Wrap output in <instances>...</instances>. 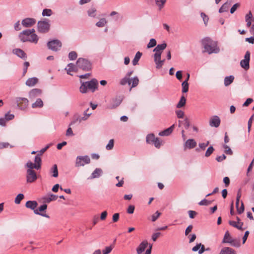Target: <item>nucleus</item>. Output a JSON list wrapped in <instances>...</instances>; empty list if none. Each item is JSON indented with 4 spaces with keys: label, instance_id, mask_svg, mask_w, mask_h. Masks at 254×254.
<instances>
[{
    "label": "nucleus",
    "instance_id": "obj_58",
    "mask_svg": "<svg viewBox=\"0 0 254 254\" xmlns=\"http://www.w3.org/2000/svg\"><path fill=\"white\" fill-rule=\"evenodd\" d=\"M24 68L23 71V76H24L27 72V68L29 66V63L28 62H25L23 64Z\"/></svg>",
    "mask_w": 254,
    "mask_h": 254
},
{
    "label": "nucleus",
    "instance_id": "obj_40",
    "mask_svg": "<svg viewBox=\"0 0 254 254\" xmlns=\"http://www.w3.org/2000/svg\"><path fill=\"white\" fill-rule=\"evenodd\" d=\"M24 196L22 193L18 194L15 198V203L18 204L20 203L21 201L24 198Z\"/></svg>",
    "mask_w": 254,
    "mask_h": 254
},
{
    "label": "nucleus",
    "instance_id": "obj_47",
    "mask_svg": "<svg viewBox=\"0 0 254 254\" xmlns=\"http://www.w3.org/2000/svg\"><path fill=\"white\" fill-rule=\"evenodd\" d=\"M114 140L113 139H110L106 146V149L108 150H112L114 147Z\"/></svg>",
    "mask_w": 254,
    "mask_h": 254
},
{
    "label": "nucleus",
    "instance_id": "obj_62",
    "mask_svg": "<svg viewBox=\"0 0 254 254\" xmlns=\"http://www.w3.org/2000/svg\"><path fill=\"white\" fill-rule=\"evenodd\" d=\"M51 146V144L47 145L45 147L41 149L39 151H38V155L41 156Z\"/></svg>",
    "mask_w": 254,
    "mask_h": 254
},
{
    "label": "nucleus",
    "instance_id": "obj_29",
    "mask_svg": "<svg viewBox=\"0 0 254 254\" xmlns=\"http://www.w3.org/2000/svg\"><path fill=\"white\" fill-rule=\"evenodd\" d=\"M234 76L233 75H230L228 76H226L224 78V85L225 86H228L230 85L234 81Z\"/></svg>",
    "mask_w": 254,
    "mask_h": 254
},
{
    "label": "nucleus",
    "instance_id": "obj_26",
    "mask_svg": "<svg viewBox=\"0 0 254 254\" xmlns=\"http://www.w3.org/2000/svg\"><path fill=\"white\" fill-rule=\"evenodd\" d=\"M89 110V109L87 108L84 112L83 116H82V117H78L77 118V121H78L79 122H81L82 121L86 120L90 117V116L92 114L91 113H88V111Z\"/></svg>",
    "mask_w": 254,
    "mask_h": 254
},
{
    "label": "nucleus",
    "instance_id": "obj_48",
    "mask_svg": "<svg viewBox=\"0 0 254 254\" xmlns=\"http://www.w3.org/2000/svg\"><path fill=\"white\" fill-rule=\"evenodd\" d=\"M156 45V41L155 39H151L149 43L147 45V48L154 47Z\"/></svg>",
    "mask_w": 254,
    "mask_h": 254
},
{
    "label": "nucleus",
    "instance_id": "obj_37",
    "mask_svg": "<svg viewBox=\"0 0 254 254\" xmlns=\"http://www.w3.org/2000/svg\"><path fill=\"white\" fill-rule=\"evenodd\" d=\"M120 83L122 85H125L126 84H128V85H130L131 80L129 78H127L126 76H125L123 78H122L120 82Z\"/></svg>",
    "mask_w": 254,
    "mask_h": 254
},
{
    "label": "nucleus",
    "instance_id": "obj_46",
    "mask_svg": "<svg viewBox=\"0 0 254 254\" xmlns=\"http://www.w3.org/2000/svg\"><path fill=\"white\" fill-rule=\"evenodd\" d=\"M34 162H35V164H36V165H39V169H40L41 167V162H42V160L40 157V156H39L38 155H36L35 157Z\"/></svg>",
    "mask_w": 254,
    "mask_h": 254
},
{
    "label": "nucleus",
    "instance_id": "obj_56",
    "mask_svg": "<svg viewBox=\"0 0 254 254\" xmlns=\"http://www.w3.org/2000/svg\"><path fill=\"white\" fill-rule=\"evenodd\" d=\"M112 249L113 247L112 246L106 247L105 250L103 251V254H109L111 252Z\"/></svg>",
    "mask_w": 254,
    "mask_h": 254
},
{
    "label": "nucleus",
    "instance_id": "obj_14",
    "mask_svg": "<svg viewBox=\"0 0 254 254\" xmlns=\"http://www.w3.org/2000/svg\"><path fill=\"white\" fill-rule=\"evenodd\" d=\"M36 22L35 19L33 18H26L22 20L21 24L23 27L28 28L34 25Z\"/></svg>",
    "mask_w": 254,
    "mask_h": 254
},
{
    "label": "nucleus",
    "instance_id": "obj_39",
    "mask_svg": "<svg viewBox=\"0 0 254 254\" xmlns=\"http://www.w3.org/2000/svg\"><path fill=\"white\" fill-rule=\"evenodd\" d=\"M189 83L187 81H184L182 83V92L186 93L189 90Z\"/></svg>",
    "mask_w": 254,
    "mask_h": 254
},
{
    "label": "nucleus",
    "instance_id": "obj_32",
    "mask_svg": "<svg viewBox=\"0 0 254 254\" xmlns=\"http://www.w3.org/2000/svg\"><path fill=\"white\" fill-rule=\"evenodd\" d=\"M142 56V53L140 52H137L133 59L132 63L133 65H136L138 64V62Z\"/></svg>",
    "mask_w": 254,
    "mask_h": 254
},
{
    "label": "nucleus",
    "instance_id": "obj_17",
    "mask_svg": "<svg viewBox=\"0 0 254 254\" xmlns=\"http://www.w3.org/2000/svg\"><path fill=\"white\" fill-rule=\"evenodd\" d=\"M148 244L147 241L144 240L142 241L136 249L137 254H142V253L144 251Z\"/></svg>",
    "mask_w": 254,
    "mask_h": 254
},
{
    "label": "nucleus",
    "instance_id": "obj_7",
    "mask_svg": "<svg viewBox=\"0 0 254 254\" xmlns=\"http://www.w3.org/2000/svg\"><path fill=\"white\" fill-rule=\"evenodd\" d=\"M48 48L53 51L57 52L62 47V43L58 39H54L49 41L47 44Z\"/></svg>",
    "mask_w": 254,
    "mask_h": 254
},
{
    "label": "nucleus",
    "instance_id": "obj_10",
    "mask_svg": "<svg viewBox=\"0 0 254 254\" xmlns=\"http://www.w3.org/2000/svg\"><path fill=\"white\" fill-rule=\"evenodd\" d=\"M250 52L247 51L245 53L244 59L241 60L240 63V66L246 70L250 68Z\"/></svg>",
    "mask_w": 254,
    "mask_h": 254
},
{
    "label": "nucleus",
    "instance_id": "obj_9",
    "mask_svg": "<svg viewBox=\"0 0 254 254\" xmlns=\"http://www.w3.org/2000/svg\"><path fill=\"white\" fill-rule=\"evenodd\" d=\"M50 27V24L48 21L46 20L39 21L37 23L38 31L42 33L47 32L49 30Z\"/></svg>",
    "mask_w": 254,
    "mask_h": 254
},
{
    "label": "nucleus",
    "instance_id": "obj_60",
    "mask_svg": "<svg viewBox=\"0 0 254 254\" xmlns=\"http://www.w3.org/2000/svg\"><path fill=\"white\" fill-rule=\"evenodd\" d=\"M8 146H10V148L13 147L7 142H0V149L7 148Z\"/></svg>",
    "mask_w": 254,
    "mask_h": 254
},
{
    "label": "nucleus",
    "instance_id": "obj_4",
    "mask_svg": "<svg viewBox=\"0 0 254 254\" xmlns=\"http://www.w3.org/2000/svg\"><path fill=\"white\" fill-rule=\"evenodd\" d=\"M76 65L78 68L84 71H89L92 68L91 62L84 58H79L76 62Z\"/></svg>",
    "mask_w": 254,
    "mask_h": 254
},
{
    "label": "nucleus",
    "instance_id": "obj_28",
    "mask_svg": "<svg viewBox=\"0 0 254 254\" xmlns=\"http://www.w3.org/2000/svg\"><path fill=\"white\" fill-rule=\"evenodd\" d=\"M44 104L42 100L40 98H38L36 101L31 105L32 108H42L43 107Z\"/></svg>",
    "mask_w": 254,
    "mask_h": 254
},
{
    "label": "nucleus",
    "instance_id": "obj_3",
    "mask_svg": "<svg viewBox=\"0 0 254 254\" xmlns=\"http://www.w3.org/2000/svg\"><path fill=\"white\" fill-rule=\"evenodd\" d=\"M202 45H203L205 51L209 54L212 53H218L220 51L219 48L217 46L216 43H213L212 40L208 37L205 38L202 40Z\"/></svg>",
    "mask_w": 254,
    "mask_h": 254
},
{
    "label": "nucleus",
    "instance_id": "obj_30",
    "mask_svg": "<svg viewBox=\"0 0 254 254\" xmlns=\"http://www.w3.org/2000/svg\"><path fill=\"white\" fill-rule=\"evenodd\" d=\"M50 173L52 174V176L54 178L58 177L59 173L58 170V166L56 164L53 165V166L50 169Z\"/></svg>",
    "mask_w": 254,
    "mask_h": 254
},
{
    "label": "nucleus",
    "instance_id": "obj_33",
    "mask_svg": "<svg viewBox=\"0 0 254 254\" xmlns=\"http://www.w3.org/2000/svg\"><path fill=\"white\" fill-rule=\"evenodd\" d=\"M26 166L28 168V169L33 170V169H35L36 170L39 169V165H36V164H33L30 161H29L27 162L26 164Z\"/></svg>",
    "mask_w": 254,
    "mask_h": 254
},
{
    "label": "nucleus",
    "instance_id": "obj_38",
    "mask_svg": "<svg viewBox=\"0 0 254 254\" xmlns=\"http://www.w3.org/2000/svg\"><path fill=\"white\" fill-rule=\"evenodd\" d=\"M156 5L159 7V9L161 10L164 6L166 0H155Z\"/></svg>",
    "mask_w": 254,
    "mask_h": 254
},
{
    "label": "nucleus",
    "instance_id": "obj_16",
    "mask_svg": "<svg viewBox=\"0 0 254 254\" xmlns=\"http://www.w3.org/2000/svg\"><path fill=\"white\" fill-rule=\"evenodd\" d=\"M31 35L30 30L26 29L20 32L19 34V38L22 42H27V38Z\"/></svg>",
    "mask_w": 254,
    "mask_h": 254
},
{
    "label": "nucleus",
    "instance_id": "obj_51",
    "mask_svg": "<svg viewBox=\"0 0 254 254\" xmlns=\"http://www.w3.org/2000/svg\"><path fill=\"white\" fill-rule=\"evenodd\" d=\"M214 149L213 146H209L207 148V149L205 152V156L206 157H209L213 153V152L214 151Z\"/></svg>",
    "mask_w": 254,
    "mask_h": 254
},
{
    "label": "nucleus",
    "instance_id": "obj_55",
    "mask_svg": "<svg viewBox=\"0 0 254 254\" xmlns=\"http://www.w3.org/2000/svg\"><path fill=\"white\" fill-rule=\"evenodd\" d=\"M240 3H236L233 5V6L230 9V13L233 14L235 12V11L237 10V9L240 6Z\"/></svg>",
    "mask_w": 254,
    "mask_h": 254
},
{
    "label": "nucleus",
    "instance_id": "obj_23",
    "mask_svg": "<svg viewBox=\"0 0 254 254\" xmlns=\"http://www.w3.org/2000/svg\"><path fill=\"white\" fill-rule=\"evenodd\" d=\"M219 254H237L236 251L230 247L223 248Z\"/></svg>",
    "mask_w": 254,
    "mask_h": 254
},
{
    "label": "nucleus",
    "instance_id": "obj_64",
    "mask_svg": "<svg viewBox=\"0 0 254 254\" xmlns=\"http://www.w3.org/2000/svg\"><path fill=\"white\" fill-rule=\"evenodd\" d=\"M193 226L192 225H190L185 230V235L188 236L189 234L192 231Z\"/></svg>",
    "mask_w": 254,
    "mask_h": 254
},
{
    "label": "nucleus",
    "instance_id": "obj_36",
    "mask_svg": "<svg viewBox=\"0 0 254 254\" xmlns=\"http://www.w3.org/2000/svg\"><path fill=\"white\" fill-rule=\"evenodd\" d=\"M229 244L231 246L236 248H239L241 246L240 241L236 239H233Z\"/></svg>",
    "mask_w": 254,
    "mask_h": 254
},
{
    "label": "nucleus",
    "instance_id": "obj_53",
    "mask_svg": "<svg viewBox=\"0 0 254 254\" xmlns=\"http://www.w3.org/2000/svg\"><path fill=\"white\" fill-rule=\"evenodd\" d=\"M211 201L208 200H207L206 199H203V200L200 201L198 203V204L200 205H206V206H207V205H210L211 204Z\"/></svg>",
    "mask_w": 254,
    "mask_h": 254
},
{
    "label": "nucleus",
    "instance_id": "obj_24",
    "mask_svg": "<svg viewBox=\"0 0 254 254\" xmlns=\"http://www.w3.org/2000/svg\"><path fill=\"white\" fill-rule=\"evenodd\" d=\"M231 4V1H227L225 2L219 8V12L222 13L228 11L229 8Z\"/></svg>",
    "mask_w": 254,
    "mask_h": 254
},
{
    "label": "nucleus",
    "instance_id": "obj_43",
    "mask_svg": "<svg viewBox=\"0 0 254 254\" xmlns=\"http://www.w3.org/2000/svg\"><path fill=\"white\" fill-rule=\"evenodd\" d=\"M96 11V9L95 7H92L90 9H88L87 11V13L89 16L94 17L96 16L95 12Z\"/></svg>",
    "mask_w": 254,
    "mask_h": 254
},
{
    "label": "nucleus",
    "instance_id": "obj_5",
    "mask_svg": "<svg viewBox=\"0 0 254 254\" xmlns=\"http://www.w3.org/2000/svg\"><path fill=\"white\" fill-rule=\"evenodd\" d=\"M37 206H38V203L36 201H35V200H33V201L28 200L26 202V204H25V206L27 208L31 209V210H33L34 213L35 214L40 215L42 216L49 218L50 216L48 215H47L45 213H41V212H39L38 209H36Z\"/></svg>",
    "mask_w": 254,
    "mask_h": 254
},
{
    "label": "nucleus",
    "instance_id": "obj_31",
    "mask_svg": "<svg viewBox=\"0 0 254 254\" xmlns=\"http://www.w3.org/2000/svg\"><path fill=\"white\" fill-rule=\"evenodd\" d=\"M39 40L38 36L36 34H31L30 38H27V42L34 43L35 44L37 43Z\"/></svg>",
    "mask_w": 254,
    "mask_h": 254
},
{
    "label": "nucleus",
    "instance_id": "obj_45",
    "mask_svg": "<svg viewBox=\"0 0 254 254\" xmlns=\"http://www.w3.org/2000/svg\"><path fill=\"white\" fill-rule=\"evenodd\" d=\"M77 57V54L76 52L72 51L68 54V58L70 60L73 61L75 60Z\"/></svg>",
    "mask_w": 254,
    "mask_h": 254
},
{
    "label": "nucleus",
    "instance_id": "obj_50",
    "mask_svg": "<svg viewBox=\"0 0 254 254\" xmlns=\"http://www.w3.org/2000/svg\"><path fill=\"white\" fill-rule=\"evenodd\" d=\"M238 206L239 205H238V206L236 205V206L237 207V210L238 213L239 214H241L244 211L245 207H244V203L242 201L241 207H239Z\"/></svg>",
    "mask_w": 254,
    "mask_h": 254
},
{
    "label": "nucleus",
    "instance_id": "obj_1",
    "mask_svg": "<svg viewBox=\"0 0 254 254\" xmlns=\"http://www.w3.org/2000/svg\"><path fill=\"white\" fill-rule=\"evenodd\" d=\"M166 47V43H163L161 44H158L153 50V52H155L154 55V60L156 64V67L157 69L162 67L165 62V60H161V56L163 51Z\"/></svg>",
    "mask_w": 254,
    "mask_h": 254
},
{
    "label": "nucleus",
    "instance_id": "obj_35",
    "mask_svg": "<svg viewBox=\"0 0 254 254\" xmlns=\"http://www.w3.org/2000/svg\"><path fill=\"white\" fill-rule=\"evenodd\" d=\"M157 137L153 134H150L146 136V142L149 144H152Z\"/></svg>",
    "mask_w": 254,
    "mask_h": 254
},
{
    "label": "nucleus",
    "instance_id": "obj_11",
    "mask_svg": "<svg viewBox=\"0 0 254 254\" xmlns=\"http://www.w3.org/2000/svg\"><path fill=\"white\" fill-rule=\"evenodd\" d=\"M16 102L19 108L23 110L28 107L29 101L26 98L17 97L16 98Z\"/></svg>",
    "mask_w": 254,
    "mask_h": 254
},
{
    "label": "nucleus",
    "instance_id": "obj_25",
    "mask_svg": "<svg viewBox=\"0 0 254 254\" xmlns=\"http://www.w3.org/2000/svg\"><path fill=\"white\" fill-rule=\"evenodd\" d=\"M38 82V79L37 77H31L28 78L26 81V85L29 87H32L36 84Z\"/></svg>",
    "mask_w": 254,
    "mask_h": 254
},
{
    "label": "nucleus",
    "instance_id": "obj_21",
    "mask_svg": "<svg viewBox=\"0 0 254 254\" xmlns=\"http://www.w3.org/2000/svg\"><path fill=\"white\" fill-rule=\"evenodd\" d=\"M58 197V195L50 193L48 194V196L44 197L43 199L45 202L50 203L51 201L57 200Z\"/></svg>",
    "mask_w": 254,
    "mask_h": 254
},
{
    "label": "nucleus",
    "instance_id": "obj_6",
    "mask_svg": "<svg viewBox=\"0 0 254 254\" xmlns=\"http://www.w3.org/2000/svg\"><path fill=\"white\" fill-rule=\"evenodd\" d=\"M90 158L88 155L78 156L75 160V166L76 167H83L85 165L90 164Z\"/></svg>",
    "mask_w": 254,
    "mask_h": 254
},
{
    "label": "nucleus",
    "instance_id": "obj_27",
    "mask_svg": "<svg viewBox=\"0 0 254 254\" xmlns=\"http://www.w3.org/2000/svg\"><path fill=\"white\" fill-rule=\"evenodd\" d=\"M233 239V238H232L231 237L229 231H227L225 233V235H224V238H223V239L222 241V243L229 244L232 241Z\"/></svg>",
    "mask_w": 254,
    "mask_h": 254
},
{
    "label": "nucleus",
    "instance_id": "obj_20",
    "mask_svg": "<svg viewBox=\"0 0 254 254\" xmlns=\"http://www.w3.org/2000/svg\"><path fill=\"white\" fill-rule=\"evenodd\" d=\"M175 127V125H172L170 127H168L167 129H165L162 131H161L159 133V135L160 136H168L173 131Z\"/></svg>",
    "mask_w": 254,
    "mask_h": 254
},
{
    "label": "nucleus",
    "instance_id": "obj_12",
    "mask_svg": "<svg viewBox=\"0 0 254 254\" xmlns=\"http://www.w3.org/2000/svg\"><path fill=\"white\" fill-rule=\"evenodd\" d=\"M37 179L36 172L31 169H27L26 175V181L28 183H31L36 181Z\"/></svg>",
    "mask_w": 254,
    "mask_h": 254
},
{
    "label": "nucleus",
    "instance_id": "obj_13",
    "mask_svg": "<svg viewBox=\"0 0 254 254\" xmlns=\"http://www.w3.org/2000/svg\"><path fill=\"white\" fill-rule=\"evenodd\" d=\"M42 93V90L38 88L33 89L28 93L29 98L30 100H34L36 98L41 96Z\"/></svg>",
    "mask_w": 254,
    "mask_h": 254
},
{
    "label": "nucleus",
    "instance_id": "obj_44",
    "mask_svg": "<svg viewBox=\"0 0 254 254\" xmlns=\"http://www.w3.org/2000/svg\"><path fill=\"white\" fill-rule=\"evenodd\" d=\"M52 14V11L51 9L45 8L42 11L43 16H50Z\"/></svg>",
    "mask_w": 254,
    "mask_h": 254
},
{
    "label": "nucleus",
    "instance_id": "obj_52",
    "mask_svg": "<svg viewBox=\"0 0 254 254\" xmlns=\"http://www.w3.org/2000/svg\"><path fill=\"white\" fill-rule=\"evenodd\" d=\"M68 69H67V73L68 74H70V71H73L74 70L75 65L72 63H70L67 65Z\"/></svg>",
    "mask_w": 254,
    "mask_h": 254
},
{
    "label": "nucleus",
    "instance_id": "obj_15",
    "mask_svg": "<svg viewBox=\"0 0 254 254\" xmlns=\"http://www.w3.org/2000/svg\"><path fill=\"white\" fill-rule=\"evenodd\" d=\"M221 123L220 118L218 116H212L209 120V126L211 127H218Z\"/></svg>",
    "mask_w": 254,
    "mask_h": 254
},
{
    "label": "nucleus",
    "instance_id": "obj_61",
    "mask_svg": "<svg viewBox=\"0 0 254 254\" xmlns=\"http://www.w3.org/2000/svg\"><path fill=\"white\" fill-rule=\"evenodd\" d=\"M175 112L178 118H183L184 116V112L183 111H182V110H177Z\"/></svg>",
    "mask_w": 254,
    "mask_h": 254
},
{
    "label": "nucleus",
    "instance_id": "obj_18",
    "mask_svg": "<svg viewBox=\"0 0 254 254\" xmlns=\"http://www.w3.org/2000/svg\"><path fill=\"white\" fill-rule=\"evenodd\" d=\"M13 53L19 58L25 60L27 58L26 54L24 51L20 49H15L13 50Z\"/></svg>",
    "mask_w": 254,
    "mask_h": 254
},
{
    "label": "nucleus",
    "instance_id": "obj_63",
    "mask_svg": "<svg viewBox=\"0 0 254 254\" xmlns=\"http://www.w3.org/2000/svg\"><path fill=\"white\" fill-rule=\"evenodd\" d=\"M241 197V189H240L237 194V197H236V205H239V201Z\"/></svg>",
    "mask_w": 254,
    "mask_h": 254
},
{
    "label": "nucleus",
    "instance_id": "obj_41",
    "mask_svg": "<svg viewBox=\"0 0 254 254\" xmlns=\"http://www.w3.org/2000/svg\"><path fill=\"white\" fill-rule=\"evenodd\" d=\"M107 23L105 18H101L96 23V25L99 27H103Z\"/></svg>",
    "mask_w": 254,
    "mask_h": 254
},
{
    "label": "nucleus",
    "instance_id": "obj_42",
    "mask_svg": "<svg viewBox=\"0 0 254 254\" xmlns=\"http://www.w3.org/2000/svg\"><path fill=\"white\" fill-rule=\"evenodd\" d=\"M131 84V88L135 87L137 86L139 83V80L137 76H134L133 78L130 79Z\"/></svg>",
    "mask_w": 254,
    "mask_h": 254
},
{
    "label": "nucleus",
    "instance_id": "obj_22",
    "mask_svg": "<svg viewBox=\"0 0 254 254\" xmlns=\"http://www.w3.org/2000/svg\"><path fill=\"white\" fill-rule=\"evenodd\" d=\"M103 172L101 169L96 168L92 173L89 179H93L99 178L102 174Z\"/></svg>",
    "mask_w": 254,
    "mask_h": 254
},
{
    "label": "nucleus",
    "instance_id": "obj_59",
    "mask_svg": "<svg viewBox=\"0 0 254 254\" xmlns=\"http://www.w3.org/2000/svg\"><path fill=\"white\" fill-rule=\"evenodd\" d=\"M201 17L202 18L204 23L205 25H206L208 21L209 18L203 12H201L200 14Z\"/></svg>",
    "mask_w": 254,
    "mask_h": 254
},
{
    "label": "nucleus",
    "instance_id": "obj_34",
    "mask_svg": "<svg viewBox=\"0 0 254 254\" xmlns=\"http://www.w3.org/2000/svg\"><path fill=\"white\" fill-rule=\"evenodd\" d=\"M186 103V99L184 96H182L181 97V99H180L179 102L177 104L176 107L177 108H181L185 105Z\"/></svg>",
    "mask_w": 254,
    "mask_h": 254
},
{
    "label": "nucleus",
    "instance_id": "obj_19",
    "mask_svg": "<svg viewBox=\"0 0 254 254\" xmlns=\"http://www.w3.org/2000/svg\"><path fill=\"white\" fill-rule=\"evenodd\" d=\"M196 146V142L193 139H188L185 144V146L189 149L194 148Z\"/></svg>",
    "mask_w": 254,
    "mask_h": 254
},
{
    "label": "nucleus",
    "instance_id": "obj_54",
    "mask_svg": "<svg viewBox=\"0 0 254 254\" xmlns=\"http://www.w3.org/2000/svg\"><path fill=\"white\" fill-rule=\"evenodd\" d=\"M4 118L7 121L12 120L14 118L13 114H9V112L5 114Z\"/></svg>",
    "mask_w": 254,
    "mask_h": 254
},
{
    "label": "nucleus",
    "instance_id": "obj_57",
    "mask_svg": "<svg viewBox=\"0 0 254 254\" xmlns=\"http://www.w3.org/2000/svg\"><path fill=\"white\" fill-rule=\"evenodd\" d=\"M161 213L159 212L158 211H157L152 216V221L153 222L155 221L161 215Z\"/></svg>",
    "mask_w": 254,
    "mask_h": 254
},
{
    "label": "nucleus",
    "instance_id": "obj_8",
    "mask_svg": "<svg viewBox=\"0 0 254 254\" xmlns=\"http://www.w3.org/2000/svg\"><path fill=\"white\" fill-rule=\"evenodd\" d=\"M123 100V96L121 95L116 96L112 98L110 101L108 108L110 109H115L118 107L122 103Z\"/></svg>",
    "mask_w": 254,
    "mask_h": 254
},
{
    "label": "nucleus",
    "instance_id": "obj_49",
    "mask_svg": "<svg viewBox=\"0 0 254 254\" xmlns=\"http://www.w3.org/2000/svg\"><path fill=\"white\" fill-rule=\"evenodd\" d=\"M223 148L225 149V153L227 154L232 155L233 154L232 150L227 145L224 144Z\"/></svg>",
    "mask_w": 254,
    "mask_h": 254
},
{
    "label": "nucleus",
    "instance_id": "obj_2",
    "mask_svg": "<svg viewBox=\"0 0 254 254\" xmlns=\"http://www.w3.org/2000/svg\"><path fill=\"white\" fill-rule=\"evenodd\" d=\"M81 86L79 88V91L81 93H86L88 89L92 93L98 89V81L96 78H93L90 81L83 82L80 81Z\"/></svg>",
    "mask_w": 254,
    "mask_h": 254
}]
</instances>
